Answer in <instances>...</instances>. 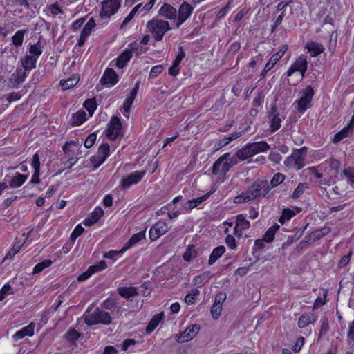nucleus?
I'll return each instance as SVG.
<instances>
[{
	"label": "nucleus",
	"mask_w": 354,
	"mask_h": 354,
	"mask_svg": "<svg viewBox=\"0 0 354 354\" xmlns=\"http://www.w3.org/2000/svg\"><path fill=\"white\" fill-rule=\"evenodd\" d=\"M160 15L168 19H175L176 17V10L168 3H164L159 10Z\"/></svg>",
	"instance_id": "nucleus-23"
},
{
	"label": "nucleus",
	"mask_w": 354,
	"mask_h": 354,
	"mask_svg": "<svg viewBox=\"0 0 354 354\" xmlns=\"http://www.w3.org/2000/svg\"><path fill=\"white\" fill-rule=\"evenodd\" d=\"M26 30H20L15 32V34L12 37V44L16 46H20L23 44L24 34L26 32Z\"/></svg>",
	"instance_id": "nucleus-38"
},
{
	"label": "nucleus",
	"mask_w": 354,
	"mask_h": 354,
	"mask_svg": "<svg viewBox=\"0 0 354 354\" xmlns=\"http://www.w3.org/2000/svg\"><path fill=\"white\" fill-rule=\"evenodd\" d=\"M163 71L162 65H156L152 67L149 73V78L153 79L160 75Z\"/></svg>",
	"instance_id": "nucleus-57"
},
{
	"label": "nucleus",
	"mask_w": 354,
	"mask_h": 354,
	"mask_svg": "<svg viewBox=\"0 0 354 354\" xmlns=\"http://www.w3.org/2000/svg\"><path fill=\"white\" fill-rule=\"evenodd\" d=\"M48 15L56 17L58 15L63 14V10L59 6L57 3H53L48 6Z\"/></svg>",
	"instance_id": "nucleus-42"
},
{
	"label": "nucleus",
	"mask_w": 354,
	"mask_h": 354,
	"mask_svg": "<svg viewBox=\"0 0 354 354\" xmlns=\"http://www.w3.org/2000/svg\"><path fill=\"white\" fill-rule=\"evenodd\" d=\"M118 292L122 297L127 299L137 294L136 289L134 287L119 288Z\"/></svg>",
	"instance_id": "nucleus-36"
},
{
	"label": "nucleus",
	"mask_w": 354,
	"mask_h": 354,
	"mask_svg": "<svg viewBox=\"0 0 354 354\" xmlns=\"http://www.w3.org/2000/svg\"><path fill=\"white\" fill-rule=\"evenodd\" d=\"M192 11L193 7L188 3L183 2L180 5L178 10V15L176 22V26L177 28H178L189 17Z\"/></svg>",
	"instance_id": "nucleus-15"
},
{
	"label": "nucleus",
	"mask_w": 354,
	"mask_h": 354,
	"mask_svg": "<svg viewBox=\"0 0 354 354\" xmlns=\"http://www.w3.org/2000/svg\"><path fill=\"white\" fill-rule=\"evenodd\" d=\"M225 252V248L223 245L215 248L209 256L208 263L209 265L214 264L216 260L220 258L222 254Z\"/></svg>",
	"instance_id": "nucleus-30"
},
{
	"label": "nucleus",
	"mask_w": 354,
	"mask_h": 354,
	"mask_svg": "<svg viewBox=\"0 0 354 354\" xmlns=\"http://www.w3.org/2000/svg\"><path fill=\"white\" fill-rule=\"evenodd\" d=\"M104 211L100 207H97L91 213L89 216L86 218L84 221V224L86 226H91L93 224L96 223L100 218L103 216Z\"/></svg>",
	"instance_id": "nucleus-21"
},
{
	"label": "nucleus",
	"mask_w": 354,
	"mask_h": 354,
	"mask_svg": "<svg viewBox=\"0 0 354 354\" xmlns=\"http://www.w3.org/2000/svg\"><path fill=\"white\" fill-rule=\"evenodd\" d=\"M27 178L28 177L26 175L16 173L10 181L9 186L11 188H18L25 183Z\"/></svg>",
	"instance_id": "nucleus-29"
},
{
	"label": "nucleus",
	"mask_w": 354,
	"mask_h": 354,
	"mask_svg": "<svg viewBox=\"0 0 354 354\" xmlns=\"http://www.w3.org/2000/svg\"><path fill=\"white\" fill-rule=\"evenodd\" d=\"M145 171H136L123 177L120 181L121 189L124 190L129 188L132 185L138 183L145 175Z\"/></svg>",
	"instance_id": "nucleus-9"
},
{
	"label": "nucleus",
	"mask_w": 354,
	"mask_h": 354,
	"mask_svg": "<svg viewBox=\"0 0 354 354\" xmlns=\"http://www.w3.org/2000/svg\"><path fill=\"white\" fill-rule=\"evenodd\" d=\"M163 318V313L156 315L149 322L146 332L147 334L151 333L158 325L160 320Z\"/></svg>",
	"instance_id": "nucleus-33"
},
{
	"label": "nucleus",
	"mask_w": 354,
	"mask_h": 354,
	"mask_svg": "<svg viewBox=\"0 0 354 354\" xmlns=\"http://www.w3.org/2000/svg\"><path fill=\"white\" fill-rule=\"evenodd\" d=\"M52 264V261L50 260H44L42 262H40L37 263L34 269H33V274H37L39 272H41L42 270H44L45 268L49 267Z\"/></svg>",
	"instance_id": "nucleus-45"
},
{
	"label": "nucleus",
	"mask_w": 354,
	"mask_h": 354,
	"mask_svg": "<svg viewBox=\"0 0 354 354\" xmlns=\"http://www.w3.org/2000/svg\"><path fill=\"white\" fill-rule=\"evenodd\" d=\"M132 57L131 51L126 50L123 52L117 59L116 65L118 68H122Z\"/></svg>",
	"instance_id": "nucleus-34"
},
{
	"label": "nucleus",
	"mask_w": 354,
	"mask_h": 354,
	"mask_svg": "<svg viewBox=\"0 0 354 354\" xmlns=\"http://www.w3.org/2000/svg\"><path fill=\"white\" fill-rule=\"evenodd\" d=\"M250 226V222L246 220L245 216L239 214L236 216L234 233L237 236H241L243 231L248 230Z\"/></svg>",
	"instance_id": "nucleus-20"
},
{
	"label": "nucleus",
	"mask_w": 354,
	"mask_h": 354,
	"mask_svg": "<svg viewBox=\"0 0 354 354\" xmlns=\"http://www.w3.org/2000/svg\"><path fill=\"white\" fill-rule=\"evenodd\" d=\"M100 82L106 87L115 85L118 82V75L115 71L111 68L106 69L100 80Z\"/></svg>",
	"instance_id": "nucleus-16"
},
{
	"label": "nucleus",
	"mask_w": 354,
	"mask_h": 354,
	"mask_svg": "<svg viewBox=\"0 0 354 354\" xmlns=\"http://www.w3.org/2000/svg\"><path fill=\"white\" fill-rule=\"evenodd\" d=\"M353 132H354V117H353L351 123L348 124L347 127H344L335 135L333 140V142L337 143L340 142L343 138L351 136Z\"/></svg>",
	"instance_id": "nucleus-18"
},
{
	"label": "nucleus",
	"mask_w": 354,
	"mask_h": 354,
	"mask_svg": "<svg viewBox=\"0 0 354 354\" xmlns=\"http://www.w3.org/2000/svg\"><path fill=\"white\" fill-rule=\"evenodd\" d=\"M287 50L288 46L283 45L277 53L272 55L265 66V73H267L274 67L277 62L284 55Z\"/></svg>",
	"instance_id": "nucleus-17"
},
{
	"label": "nucleus",
	"mask_w": 354,
	"mask_h": 354,
	"mask_svg": "<svg viewBox=\"0 0 354 354\" xmlns=\"http://www.w3.org/2000/svg\"><path fill=\"white\" fill-rule=\"evenodd\" d=\"M169 230V227L167 223L158 221L151 227L149 238L152 241H156L160 236L166 234Z\"/></svg>",
	"instance_id": "nucleus-12"
},
{
	"label": "nucleus",
	"mask_w": 354,
	"mask_h": 354,
	"mask_svg": "<svg viewBox=\"0 0 354 354\" xmlns=\"http://www.w3.org/2000/svg\"><path fill=\"white\" fill-rule=\"evenodd\" d=\"M138 88H139V82H138L136 84L135 87L131 91L130 95L125 100V102H127V104H130L132 105V104H133V101H134V100H135V98H136V97L137 95Z\"/></svg>",
	"instance_id": "nucleus-54"
},
{
	"label": "nucleus",
	"mask_w": 354,
	"mask_h": 354,
	"mask_svg": "<svg viewBox=\"0 0 354 354\" xmlns=\"http://www.w3.org/2000/svg\"><path fill=\"white\" fill-rule=\"evenodd\" d=\"M199 295V291L197 289H194L192 291V293L187 294L185 297V302L187 304H193L195 301V298Z\"/></svg>",
	"instance_id": "nucleus-56"
},
{
	"label": "nucleus",
	"mask_w": 354,
	"mask_h": 354,
	"mask_svg": "<svg viewBox=\"0 0 354 354\" xmlns=\"http://www.w3.org/2000/svg\"><path fill=\"white\" fill-rule=\"evenodd\" d=\"M84 321L87 325L97 324L108 325L111 322V317L109 313L97 308L91 313L87 310L84 315Z\"/></svg>",
	"instance_id": "nucleus-2"
},
{
	"label": "nucleus",
	"mask_w": 354,
	"mask_h": 354,
	"mask_svg": "<svg viewBox=\"0 0 354 354\" xmlns=\"http://www.w3.org/2000/svg\"><path fill=\"white\" fill-rule=\"evenodd\" d=\"M340 185H336L334 187H323L322 185L321 195L328 199H334L337 197L344 196L345 191L341 188Z\"/></svg>",
	"instance_id": "nucleus-13"
},
{
	"label": "nucleus",
	"mask_w": 354,
	"mask_h": 354,
	"mask_svg": "<svg viewBox=\"0 0 354 354\" xmlns=\"http://www.w3.org/2000/svg\"><path fill=\"white\" fill-rule=\"evenodd\" d=\"M12 292V288L10 285L6 284L0 290V301L5 298V295Z\"/></svg>",
	"instance_id": "nucleus-62"
},
{
	"label": "nucleus",
	"mask_w": 354,
	"mask_h": 354,
	"mask_svg": "<svg viewBox=\"0 0 354 354\" xmlns=\"http://www.w3.org/2000/svg\"><path fill=\"white\" fill-rule=\"evenodd\" d=\"M95 26V20L93 18H91L85 24L84 26V28L81 32V34L88 36L93 28Z\"/></svg>",
	"instance_id": "nucleus-44"
},
{
	"label": "nucleus",
	"mask_w": 354,
	"mask_h": 354,
	"mask_svg": "<svg viewBox=\"0 0 354 354\" xmlns=\"http://www.w3.org/2000/svg\"><path fill=\"white\" fill-rule=\"evenodd\" d=\"M294 216H295V212L289 209H284L282 212V214L280 216L279 221L283 225L286 221H288L292 218Z\"/></svg>",
	"instance_id": "nucleus-41"
},
{
	"label": "nucleus",
	"mask_w": 354,
	"mask_h": 354,
	"mask_svg": "<svg viewBox=\"0 0 354 354\" xmlns=\"http://www.w3.org/2000/svg\"><path fill=\"white\" fill-rule=\"evenodd\" d=\"M225 299H226V295L223 292H219L218 294H217L216 295L214 304H218V305L222 306L223 303L225 301Z\"/></svg>",
	"instance_id": "nucleus-63"
},
{
	"label": "nucleus",
	"mask_w": 354,
	"mask_h": 354,
	"mask_svg": "<svg viewBox=\"0 0 354 354\" xmlns=\"http://www.w3.org/2000/svg\"><path fill=\"white\" fill-rule=\"evenodd\" d=\"M92 274H93V272L91 271V269L88 268L87 270L83 273H82L78 277L77 281L79 282H82L86 279H88Z\"/></svg>",
	"instance_id": "nucleus-64"
},
{
	"label": "nucleus",
	"mask_w": 354,
	"mask_h": 354,
	"mask_svg": "<svg viewBox=\"0 0 354 354\" xmlns=\"http://www.w3.org/2000/svg\"><path fill=\"white\" fill-rule=\"evenodd\" d=\"M307 188H308V185L307 183H299L297 188L294 190L291 197L292 198H298L303 194L304 190L306 189Z\"/></svg>",
	"instance_id": "nucleus-43"
},
{
	"label": "nucleus",
	"mask_w": 354,
	"mask_h": 354,
	"mask_svg": "<svg viewBox=\"0 0 354 354\" xmlns=\"http://www.w3.org/2000/svg\"><path fill=\"white\" fill-rule=\"evenodd\" d=\"M306 48L312 57H316L322 54L325 50L324 46L322 44L315 41L308 42Z\"/></svg>",
	"instance_id": "nucleus-24"
},
{
	"label": "nucleus",
	"mask_w": 354,
	"mask_h": 354,
	"mask_svg": "<svg viewBox=\"0 0 354 354\" xmlns=\"http://www.w3.org/2000/svg\"><path fill=\"white\" fill-rule=\"evenodd\" d=\"M234 156L236 157V160L238 159L241 160H244L251 156H253V154H252L251 149H250L249 145L248 144L243 148L239 150L236 152V155H234Z\"/></svg>",
	"instance_id": "nucleus-32"
},
{
	"label": "nucleus",
	"mask_w": 354,
	"mask_h": 354,
	"mask_svg": "<svg viewBox=\"0 0 354 354\" xmlns=\"http://www.w3.org/2000/svg\"><path fill=\"white\" fill-rule=\"evenodd\" d=\"M285 179L284 175L281 173H277L274 175L272 180L270 181L271 187H275L282 183Z\"/></svg>",
	"instance_id": "nucleus-48"
},
{
	"label": "nucleus",
	"mask_w": 354,
	"mask_h": 354,
	"mask_svg": "<svg viewBox=\"0 0 354 354\" xmlns=\"http://www.w3.org/2000/svg\"><path fill=\"white\" fill-rule=\"evenodd\" d=\"M222 311V306L218 304H213L210 309L212 317L214 319L216 320L221 316Z\"/></svg>",
	"instance_id": "nucleus-49"
},
{
	"label": "nucleus",
	"mask_w": 354,
	"mask_h": 354,
	"mask_svg": "<svg viewBox=\"0 0 354 354\" xmlns=\"http://www.w3.org/2000/svg\"><path fill=\"white\" fill-rule=\"evenodd\" d=\"M201 326L198 324L189 326L184 331L176 335V340L179 343L188 342L195 337L200 330Z\"/></svg>",
	"instance_id": "nucleus-8"
},
{
	"label": "nucleus",
	"mask_w": 354,
	"mask_h": 354,
	"mask_svg": "<svg viewBox=\"0 0 354 354\" xmlns=\"http://www.w3.org/2000/svg\"><path fill=\"white\" fill-rule=\"evenodd\" d=\"M37 57L26 55L21 59V64L26 71H30L36 66Z\"/></svg>",
	"instance_id": "nucleus-31"
},
{
	"label": "nucleus",
	"mask_w": 354,
	"mask_h": 354,
	"mask_svg": "<svg viewBox=\"0 0 354 354\" xmlns=\"http://www.w3.org/2000/svg\"><path fill=\"white\" fill-rule=\"evenodd\" d=\"M145 239V232H140L138 233H136L133 234L130 239L128 241V242L126 243V245L122 248L121 251H126L127 250L131 248L133 245L138 243L141 240Z\"/></svg>",
	"instance_id": "nucleus-28"
},
{
	"label": "nucleus",
	"mask_w": 354,
	"mask_h": 354,
	"mask_svg": "<svg viewBox=\"0 0 354 354\" xmlns=\"http://www.w3.org/2000/svg\"><path fill=\"white\" fill-rule=\"evenodd\" d=\"M255 199L266 196L270 190V186L267 180H256L250 187Z\"/></svg>",
	"instance_id": "nucleus-7"
},
{
	"label": "nucleus",
	"mask_w": 354,
	"mask_h": 354,
	"mask_svg": "<svg viewBox=\"0 0 354 354\" xmlns=\"http://www.w3.org/2000/svg\"><path fill=\"white\" fill-rule=\"evenodd\" d=\"M109 151L110 147L108 144H102L100 145L97 153L91 158V162L95 168H97L106 160L109 156Z\"/></svg>",
	"instance_id": "nucleus-10"
},
{
	"label": "nucleus",
	"mask_w": 354,
	"mask_h": 354,
	"mask_svg": "<svg viewBox=\"0 0 354 354\" xmlns=\"http://www.w3.org/2000/svg\"><path fill=\"white\" fill-rule=\"evenodd\" d=\"M96 140V135L95 133L90 134L84 141V147L86 148H91L93 146Z\"/></svg>",
	"instance_id": "nucleus-60"
},
{
	"label": "nucleus",
	"mask_w": 354,
	"mask_h": 354,
	"mask_svg": "<svg viewBox=\"0 0 354 354\" xmlns=\"http://www.w3.org/2000/svg\"><path fill=\"white\" fill-rule=\"evenodd\" d=\"M84 231V229L80 225H78L76 226L72 234H71L70 239L72 241H74L78 236H80L83 232Z\"/></svg>",
	"instance_id": "nucleus-59"
},
{
	"label": "nucleus",
	"mask_w": 354,
	"mask_h": 354,
	"mask_svg": "<svg viewBox=\"0 0 354 354\" xmlns=\"http://www.w3.org/2000/svg\"><path fill=\"white\" fill-rule=\"evenodd\" d=\"M84 106L92 115L96 109V102L93 99L86 100L84 103Z\"/></svg>",
	"instance_id": "nucleus-51"
},
{
	"label": "nucleus",
	"mask_w": 354,
	"mask_h": 354,
	"mask_svg": "<svg viewBox=\"0 0 354 354\" xmlns=\"http://www.w3.org/2000/svg\"><path fill=\"white\" fill-rule=\"evenodd\" d=\"M147 27L158 41L162 40L164 35L171 30L168 21L160 19H153L149 21L147 23Z\"/></svg>",
	"instance_id": "nucleus-4"
},
{
	"label": "nucleus",
	"mask_w": 354,
	"mask_h": 354,
	"mask_svg": "<svg viewBox=\"0 0 354 354\" xmlns=\"http://www.w3.org/2000/svg\"><path fill=\"white\" fill-rule=\"evenodd\" d=\"M252 201L245 192L236 196L234 199V203H245Z\"/></svg>",
	"instance_id": "nucleus-52"
},
{
	"label": "nucleus",
	"mask_w": 354,
	"mask_h": 354,
	"mask_svg": "<svg viewBox=\"0 0 354 354\" xmlns=\"http://www.w3.org/2000/svg\"><path fill=\"white\" fill-rule=\"evenodd\" d=\"M12 76L14 77L15 81L19 84L24 81L26 73L21 69H17Z\"/></svg>",
	"instance_id": "nucleus-50"
},
{
	"label": "nucleus",
	"mask_w": 354,
	"mask_h": 354,
	"mask_svg": "<svg viewBox=\"0 0 354 354\" xmlns=\"http://www.w3.org/2000/svg\"><path fill=\"white\" fill-rule=\"evenodd\" d=\"M35 324L33 322L22 328L20 330L16 332L13 335L14 341L17 342L26 336L32 337L34 335Z\"/></svg>",
	"instance_id": "nucleus-19"
},
{
	"label": "nucleus",
	"mask_w": 354,
	"mask_h": 354,
	"mask_svg": "<svg viewBox=\"0 0 354 354\" xmlns=\"http://www.w3.org/2000/svg\"><path fill=\"white\" fill-rule=\"evenodd\" d=\"M308 62L306 58L299 57L296 61L290 66L287 71V76H291L295 72L299 71L301 77H304L307 69Z\"/></svg>",
	"instance_id": "nucleus-14"
},
{
	"label": "nucleus",
	"mask_w": 354,
	"mask_h": 354,
	"mask_svg": "<svg viewBox=\"0 0 354 354\" xmlns=\"http://www.w3.org/2000/svg\"><path fill=\"white\" fill-rule=\"evenodd\" d=\"M107 266L104 261H100L97 262L95 265L90 266V269H91V271L93 273L97 272L99 271L103 270L105 268H106Z\"/></svg>",
	"instance_id": "nucleus-58"
},
{
	"label": "nucleus",
	"mask_w": 354,
	"mask_h": 354,
	"mask_svg": "<svg viewBox=\"0 0 354 354\" xmlns=\"http://www.w3.org/2000/svg\"><path fill=\"white\" fill-rule=\"evenodd\" d=\"M210 196V193H207L201 197L187 201L183 206V209L186 211H191L192 209L196 207L201 203L205 201Z\"/></svg>",
	"instance_id": "nucleus-26"
},
{
	"label": "nucleus",
	"mask_w": 354,
	"mask_h": 354,
	"mask_svg": "<svg viewBox=\"0 0 354 354\" xmlns=\"http://www.w3.org/2000/svg\"><path fill=\"white\" fill-rule=\"evenodd\" d=\"M314 94V91L310 86H307L299 93V98L296 101L299 113H304L307 109L311 107Z\"/></svg>",
	"instance_id": "nucleus-5"
},
{
	"label": "nucleus",
	"mask_w": 354,
	"mask_h": 354,
	"mask_svg": "<svg viewBox=\"0 0 354 354\" xmlns=\"http://www.w3.org/2000/svg\"><path fill=\"white\" fill-rule=\"evenodd\" d=\"M120 7V0H104L101 2V12L100 16L102 19H108L115 15Z\"/></svg>",
	"instance_id": "nucleus-6"
},
{
	"label": "nucleus",
	"mask_w": 354,
	"mask_h": 354,
	"mask_svg": "<svg viewBox=\"0 0 354 354\" xmlns=\"http://www.w3.org/2000/svg\"><path fill=\"white\" fill-rule=\"evenodd\" d=\"M237 163L236 157L226 153L216 160L212 166V173L214 175H225L231 167Z\"/></svg>",
	"instance_id": "nucleus-3"
},
{
	"label": "nucleus",
	"mask_w": 354,
	"mask_h": 354,
	"mask_svg": "<svg viewBox=\"0 0 354 354\" xmlns=\"http://www.w3.org/2000/svg\"><path fill=\"white\" fill-rule=\"evenodd\" d=\"M317 319V315L315 313L303 314L298 320V326L301 328L308 326L309 324H314Z\"/></svg>",
	"instance_id": "nucleus-22"
},
{
	"label": "nucleus",
	"mask_w": 354,
	"mask_h": 354,
	"mask_svg": "<svg viewBox=\"0 0 354 354\" xmlns=\"http://www.w3.org/2000/svg\"><path fill=\"white\" fill-rule=\"evenodd\" d=\"M29 51L31 54V56H34L37 58L42 53L39 42L37 43L36 44L31 45Z\"/></svg>",
	"instance_id": "nucleus-53"
},
{
	"label": "nucleus",
	"mask_w": 354,
	"mask_h": 354,
	"mask_svg": "<svg viewBox=\"0 0 354 354\" xmlns=\"http://www.w3.org/2000/svg\"><path fill=\"white\" fill-rule=\"evenodd\" d=\"M86 120V113L78 111L73 115L71 121L74 125H80Z\"/></svg>",
	"instance_id": "nucleus-39"
},
{
	"label": "nucleus",
	"mask_w": 354,
	"mask_h": 354,
	"mask_svg": "<svg viewBox=\"0 0 354 354\" xmlns=\"http://www.w3.org/2000/svg\"><path fill=\"white\" fill-rule=\"evenodd\" d=\"M31 165L34 168L35 171H40L39 156L37 153L34 154L31 162Z\"/></svg>",
	"instance_id": "nucleus-61"
},
{
	"label": "nucleus",
	"mask_w": 354,
	"mask_h": 354,
	"mask_svg": "<svg viewBox=\"0 0 354 354\" xmlns=\"http://www.w3.org/2000/svg\"><path fill=\"white\" fill-rule=\"evenodd\" d=\"M122 124L117 116H113L108 124L107 137L111 140L116 139L121 133Z\"/></svg>",
	"instance_id": "nucleus-11"
},
{
	"label": "nucleus",
	"mask_w": 354,
	"mask_h": 354,
	"mask_svg": "<svg viewBox=\"0 0 354 354\" xmlns=\"http://www.w3.org/2000/svg\"><path fill=\"white\" fill-rule=\"evenodd\" d=\"M248 145L253 156L261 152H265L270 149L269 145L265 141L255 142Z\"/></svg>",
	"instance_id": "nucleus-27"
},
{
	"label": "nucleus",
	"mask_w": 354,
	"mask_h": 354,
	"mask_svg": "<svg viewBox=\"0 0 354 354\" xmlns=\"http://www.w3.org/2000/svg\"><path fill=\"white\" fill-rule=\"evenodd\" d=\"M196 257V250L193 245H189L183 254V259L187 261H192Z\"/></svg>",
	"instance_id": "nucleus-47"
},
{
	"label": "nucleus",
	"mask_w": 354,
	"mask_h": 354,
	"mask_svg": "<svg viewBox=\"0 0 354 354\" xmlns=\"http://www.w3.org/2000/svg\"><path fill=\"white\" fill-rule=\"evenodd\" d=\"M330 232V228L324 227L322 229L315 230L310 234V239L313 241H317L326 236Z\"/></svg>",
	"instance_id": "nucleus-37"
},
{
	"label": "nucleus",
	"mask_w": 354,
	"mask_h": 354,
	"mask_svg": "<svg viewBox=\"0 0 354 354\" xmlns=\"http://www.w3.org/2000/svg\"><path fill=\"white\" fill-rule=\"evenodd\" d=\"M80 336V333L75 329H70L65 335L66 339L71 342H74Z\"/></svg>",
	"instance_id": "nucleus-46"
},
{
	"label": "nucleus",
	"mask_w": 354,
	"mask_h": 354,
	"mask_svg": "<svg viewBox=\"0 0 354 354\" xmlns=\"http://www.w3.org/2000/svg\"><path fill=\"white\" fill-rule=\"evenodd\" d=\"M306 154L307 148L306 147L294 149L292 154L285 160L284 164L290 169L296 171L300 170L305 165Z\"/></svg>",
	"instance_id": "nucleus-1"
},
{
	"label": "nucleus",
	"mask_w": 354,
	"mask_h": 354,
	"mask_svg": "<svg viewBox=\"0 0 354 354\" xmlns=\"http://www.w3.org/2000/svg\"><path fill=\"white\" fill-rule=\"evenodd\" d=\"M344 174L347 178V182L351 184L352 186L354 185V169L353 168L348 167L344 170Z\"/></svg>",
	"instance_id": "nucleus-55"
},
{
	"label": "nucleus",
	"mask_w": 354,
	"mask_h": 354,
	"mask_svg": "<svg viewBox=\"0 0 354 354\" xmlns=\"http://www.w3.org/2000/svg\"><path fill=\"white\" fill-rule=\"evenodd\" d=\"M78 80L79 79L76 77H71L66 80H62L60 81V85L64 90L69 89L77 84Z\"/></svg>",
	"instance_id": "nucleus-40"
},
{
	"label": "nucleus",
	"mask_w": 354,
	"mask_h": 354,
	"mask_svg": "<svg viewBox=\"0 0 354 354\" xmlns=\"http://www.w3.org/2000/svg\"><path fill=\"white\" fill-rule=\"evenodd\" d=\"M270 129L274 132L281 127V120L277 113V108L274 106L272 107L270 113Z\"/></svg>",
	"instance_id": "nucleus-25"
},
{
	"label": "nucleus",
	"mask_w": 354,
	"mask_h": 354,
	"mask_svg": "<svg viewBox=\"0 0 354 354\" xmlns=\"http://www.w3.org/2000/svg\"><path fill=\"white\" fill-rule=\"evenodd\" d=\"M279 229V225L278 224H275L270 228H269L264 234L263 241H265L267 243L272 242L274 240L275 233Z\"/></svg>",
	"instance_id": "nucleus-35"
}]
</instances>
